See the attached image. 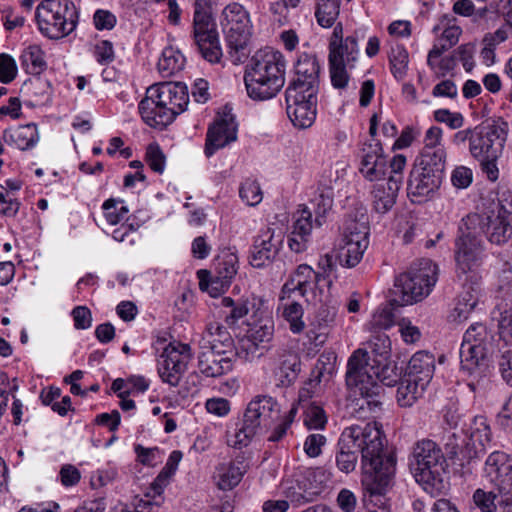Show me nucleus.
<instances>
[{
    "mask_svg": "<svg viewBox=\"0 0 512 512\" xmlns=\"http://www.w3.org/2000/svg\"><path fill=\"white\" fill-rule=\"evenodd\" d=\"M381 424L373 421L346 427L338 440L336 465L346 474L355 470L362 457V485L370 496L385 494L396 470V457L385 450Z\"/></svg>",
    "mask_w": 512,
    "mask_h": 512,
    "instance_id": "1",
    "label": "nucleus"
},
{
    "mask_svg": "<svg viewBox=\"0 0 512 512\" xmlns=\"http://www.w3.org/2000/svg\"><path fill=\"white\" fill-rule=\"evenodd\" d=\"M382 343L379 360L373 359L366 350L357 349L349 357L346 371V385L354 396L359 410L367 409L378 413L382 409V398L385 386H394L399 381L396 366L388 362L390 341L386 335L376 338Z\"/></svg>",
    "mask_w": 512,
    "mask_h": 512,
    "instance_id": "2",
    "label": "nucleus"
},
{
    "mask_svg": "<svg viewBox=\"0 0 512 512\" xmlns=\"http://www.w3.org/2000/svg\"><path fill=\"white\" fill-rule=\"evenodd\" d=\"M189 103V94L181 82H165L150 86L139 102L142 120L150 127L164 128L184 112Z\"/></svg>",
    "mask_w": 512,
    "mask_h": 512,
    "instance_id": "3",
    "label": "nucleus"
},
{
    "mask_svg": "<svg viewBox=\"0 0 512 512\" xmlns=\"http://www.w3.org/2000/svg\"><path fill=\"white\" fill-rule=\"evenodd\" d=\"M286 61L279 51L260 50L246 66L244 82L253 100L275 97L285 84Z\"/></svg>",
    "mask_w": 512,
    "mask_h": 512,
    "instance_id": "4",
    "label": "nucleus"
},
{
    "mask_svg": "<svg viewBox=\"0 0 512 512\" xmlns=\"http://www.w3.org/2000/svg\"><path fill=\"white\" fill-rule=\"evenodd\" d=\"M280 411V405L273 397L255 396L248 403L239 427L233 433L228 432L227 444L238 449L246 447L258 432L269 429L280 420Z\"/></svg>",
    "mask_w": 512,
    "mask_h": 512,
    "instance_id": "5",
    "label": "nucleus"
},
{
    "mask_svg": "<svg viewBox=\"0 0 512 512\" xmlns=\"http://www.w3.org/2000/svg\"><path fill=\"white\" fill-rule=\"evenodd\" d=\"M438 267L430 259L423 258L413 262L409 268L395 279V295L391 306L411 305L425 299L432 291L438 279Z\"/></svg>",
    "mask_w": 512,
    "mask_h": 512,
    "instance_id": "6",
    "label": "nucleus"
},
{
    "mask_svg": "<svg viewBox=\"0 0 512 512\" xmlns=\"http://www.w3.org/2000/svg\"><path fill=\"white\" fill-rule=\"evenodd\" d=\"M446 460L438 444L430 439L417 441L409 458V467L415 480L426 491L440 490L444 487L442 472Z\"/></svg>",
    "mask_w": 512,
    "mask_h": 512,
    "instance_id": "7",
    "label": "nucleus"
},
{
    "mask_svg": "<svg viewBox=\"0 0 512 512\" xmlns=\"http://www.w3.org/2000/svg\"><path fill=\"white\" fill-rule=\"evenodd\" d=\"M78 18L72 0H41L35 11L39 31L50 39H60L72 33Z\"/></svg>",
    "mask_w": 512,
    "mask_h": 512,
    "instance_id": "8",
    "label": "nucleus"
},
{
    "mask_svg": "<svg viewBox=\"0 0 512 512\" xmlns=\"http://www.w3.org/2000/svg\"><path fill=\"white\" fill-rule=\"evenodd\" d=\"M221 21L225 34L227 54L234 65L243 63L249 56L248 40L251 35V20L248 11L239 3L228 4Z\"/></svg>",
    "mask_w": 512,
    "mask_h": 512,
    "instance_id": "9",
    "label": "nucleus"
},
{
    "mask_svg": "<svg viewBox=\"0 0 512 512\" xmlns=\"http://www.w3.org/2000/svg\"><path fill=\"white\" fill-rule=\"evenodd\" d=\"M466 224L483 233L491 244L503 245L512 238V211L500 201L492 202L481 214H468Z\"/></svg>",
    "mask_w": 512,
    "mask_h": 512,
    "instance_id": "10",
    "label": "nucleus"
},
{
    "mask_svg": "<svg viewBox=\"0 0 512 512\" xmlns=\"http://www.w3.org/2000/svg\"><path fill=\"white\" fill-rule=\"evenodd\" d=\"M210 0H195L193 35L202 57L210 63H218L223 55L216 24L207 9Z\"/></svg>",
    "mask_w": 512,
    "mask_h": 512,
    "instance_id": "11",
    "label": "nucleus"
},
{
    "mask_svg": "<svg viewBox=\"0 0 512 512\" xmlns=\"http://www.w3.org/2000/svg\"><path fill=\"white\" fill-rule=\"evenodd\" d=\"M458 233L455 240L456 267L458 273L467 274L480 265L484 245L479 232L466 224V217L462 219Z\"/></svg>",
    "mask_w": 512,
    "mask_h": 512,
    "instance_id": "12",
    "label": "nucleus"
},
{
    "mask_svg": "<svg viewBox=\"0 0 512 512\" xmlns=\"http://www.w3.org/2000/svg\"><path fill=\"white\" fill-rule=\"evenodd\" d=\"M509 132L508 122L498 118L492 124L476 132L471 138L470 153L474 159H499Z\"/></svg>",
    "mask_w": 512,
    "mask_h": 512,
    "instance_id": "13",
    "label": "nucleus"
},
{
    "mask_svg": "<svg viewBox=\"0 0 512 512\" xmlns=\"http://www.w3.org/2000/svg\"><path fill=\"white\" fill-rule=\"evenodd\" d=\"M317 94L294 87L286 88V111L295 127L306 129L312 126L317 114Z\"/></svg>",
    "mask_w": 512,
    "mask_h": 512,
    "instance_id": "14",
    "label": "nucleus"
},
{
    "mask_svg": "<svg viewBox=\"0 0 512 512\" xmlns=\"http://www.w3.org/2000/svg\"><path fill=\"white\" fill-rule=\"evenodd\" d=\"M238 258L233 253H225L215 261L214 274L206 270L198 272L200 288L206 290L212 297H217L227 289L237 273Z\"/></svg>",
    "mask_w": 512,
    "mask_h": 512,
    "instance_id": "15",
    "label": "nucleus"
},
{
    "mask_svg": "<svg viewBox=\"0 0 512 512\" xmlns=\"http://www.w3.org/2000/svg\"><path fill=\"white\" fill-rule=\"evenodd\" d=\"M190 359L189 345L179 344L175 346L169 344L165 347L158 360L159 376L164 382L176 387L186 371Z\"/></svg>",
    "mask_w": 512,
    "mask_h": 512,
    "instance_id": "16",
    "label": "nucleus"
},
{
    "mask_svg": "<svg viewBox=\"0 0 512 512\" xmlns=\"http://www.w3.org/2000/svg\"><path fill=\"white\" fill-rule=\"evenodd\" d=\"M238 124L231 109L224 108L206 134L205 155L211 157L217 150L237 140Z\"/></svg>",
    "mask_w": 512,
    "mask_h": 512,
    "instance_id": "17",
    "label": "nucleus"
},
{
    "mask_svg": "<svg viewBox=\"0 0 512 512\" xmlns=\"http://www.w3.org/2000/svg\"><path fill=\"white\" fill-rule=\"evenodd\" d=\"M284 241L281 230L266 227L260 231L254 240L250 255V264L255 268H262L270 263L278 255Z\"/></svg>",
    "mask_w": 512,
    "mask_h": 512,
    "instance_id": "18",
    "label": "nucleus"
},
{
    "mask_svg": "<svg viewBox=\"0 0 512 512\" xmlns=\"http://www.w3.org/2000/svg\"><path fill=\"white\" fill-rule=\"evenodd\" d=\"M358 157L360 159L359 171L365 179L379 181L386 175L388 160L378 140L373 139L363 143Z\"/></svg>",
    "mask_w": 512,
    "mask_h": 512,
    "instance_id": "19",
    "label": "nucleus"
},
{
    "mask_svg": "<svg viewBox=\"0 0 512 512\" xmlns=\"http://www.w3.org/2000/svg\"><path fill=\"white\" fill-rule=\"evenodd\" d=\"M485 476L500 494L512 491V458L503 451H493L485 462Z\"/></svg>",
    "mask_w": 512,
    "mask_h": 512,
    "instance_id": "20",
    "label": "nucleus"
},
{
    "mask_svg": "<svg viewBox=\"0 0 512 512\" xmlns=\"http://www.w3.org/2000/svg\"><path fill=\"white\" fill-rule=\"evenodd\" d=\"M237 353L235 351H224L204 348L198 355L199 372L208 378L222 377L233 370Z\"/></svg>",
    "mask_w": 512,
    "mask_h": 512,
    "instance_id": "21",
    "label": "nucleus"
},
{
    "mask_svg": "<svg viewBox=\"0 0 512 512\" xmlns=\"http://www.w3.org/2000/svg\"><path fill=\"white\" fill-rule=\"evenodd\" d=\"M320 64L315 54L302 52L295 63L296 78L288 87L306 92L318 93Z\"/></svg>",
    "mask_w": 512,
    "mask_h": 512,
    "instance_id": "22",
    "label": "nucleus"
},
{
    "mask_svg": "<svg viewBox=\"0 0 512 512\" xmlns=\"http://www.w3.org/2000/svg\"><path fill=\"white\" fill-rule=\"evenodd\" d=\"M443 178L418 167L411 170L407 182V194L414 203L427 201L439 189Z\"/></svg>",
    "mask_w": 512,
    "mask_h": 512,
    "instance_id": "23",
    "label": "nucleus"
},
{
    "mask_svg": "<svg viewBox=\"0 0 512 512\" xmlns=\"http://www.w3.org/2000/svg\"><path fill=\"white\" fill-rule=\"evenodd\" d=\"M459 354L461 369L469 376L481 378L486 375L492 351L462 343Z\"/></svg>",
    "mask_w": 512,
    "mask_h": 512,
    "instance_id": "24",
    "label": "nucleus"
},
{
    "mask_svg": "<svg viewBox=\"0 0 512 512\" xmlns=\"http://www.w3.org/2000/svg\"><path fill=\"white\" fill-rule=\"evenodd\" d=\"M313 279L320 282L321 279L326 280V277L316 274L313 269L306 264L299 265L296 271L283 285L280 297L281 301L290 300L294 294L305 297L307 291L311 289Z\"/></svg>",
    "mask_w": 512,
    "mask_h": 512,
    "instance_id": "25",
    "label": "nucleus"
},
{
    "mask_svg": "<svg viewBox=\"0 0 512 512\" xmlns=\"http://www.w3.org/2000/svg\"><path fill=\"white\" fill-rule=\"evenodd\" d=\"M401 181L399 176H389L387 181L373 186L372 206L375 212L385 214L396 203Z\"/></svg>",
    "mask_w": 512,
    "mask_h": 512,
    "instance_id": "26",
    "label": "nucleus"
},
{
    "mask_svg": "<svg viewBox=\"0 0 512 512\" xmlns=\"http://www.w3.org/2000/svg\"><path fill=\"white\" fill-rule=\"evenodd\" d=\"M3 140L9 146H15L22 151L29 150L39 140L37 126L34 123H29L8 128L3 132Z\"/></svg>",
    "mask_w": 512,
    "mask_h": 512,
    "instance_id": "27",
    "label": "nucleus"
},
{
    "mask_svg": "<svg viewBox=\"0 0 512 512\" xmlns=\"http://www.w3.org/2000/svg\"><path fill=\"white\" fill-rule=\"evenodd\" d=\"M467 435L471 447H475L476 458L492 448V432L485 416L478 415L473 418Z\"/></svg>",
    "mask_w": 512,
    "mask_h": 512,
    "instance_id": "28",
    "label": "nucleus"
},
{
    "mask_svg": "<svg viewBox=\"0 0 512 512\" xmlns=\"http://www.w3.org/2000/svg\"><path fill=\"white\" fill-rule=\"evenodd\" d=\"M435 370V358L426 351L416 352L408 362L406 373L409 377L428 385Z\"/></svg>",
    "mask_w": 512,
    "mask_h": 512,
    "instance_id": "29",
    "label": "nucleus"
},
{
    "mask_svg": "<svg viewBox=\"0 0 512 512\" xmlns=\"http://www.w3.org/2000/svg\"><path fill=\"white\" fill-rule=\"evenodd\" d=\"M201 346L204 348L234 351V340L229 331L219 322H211L203 334Z\"/></svg>",
    "mask_w": 512,
    "mask_h": 512,
    "instance_id": "30",
    "label": "nucleus"
},
{
    "mask_svg": "<svg viewBox=\"0 0 512 512\" xmlns=\"http://www.w3.org/2000/svg\"><path fill=\"white\" fill-rule=\"evenodd\" d=\"M445 147H423L419 157L418 168L443 178L446 165Z\"/></svg>",
    "mask_w": 512,
    "mask_h": 512,
    "instance_id": "31",
    "label": "nucleus"
},
{
    "mask_svg": "<svg viewBox=\"0 0 512 512\" xmlns=\"http://www.w3.org/2000/svg\"><path fill=\"white\" fill-rule=\"evenodd\" d=\"M446 452L451 459L458 458L461 461H467L476 458L475 447H471L468 435L463 431L451 433L445 443Z\"/></svg>",
    "mask_w": 512,
    "mask_h": 512,
    "instance_id": "32",
    "label": "nucleus"
},
{
    "mask_svg": "<svg viewBox=\"0 0 512 512\" xmlns=\"http://www.w3.org/2000/svg\"><path fill=\"white\" fill-rule=\"evenodd\" d=\"M310 476H305L303 480H298L295 485L287 487L284 491L285 497L296 506L312 502L320 494L321 490L317 486H312Z\"/></svg>",
    "mask_w": 512,
    "mask_h": 512,
    "instance_id": "33",
    "label": "nucleus"
},
{
    "mask_svg": "<svg viewBox=\"0 0 512 512\" xmlns=\"http://www.w3.org/2000/svg\"><path fill=\"white\" fill-rule=\"evenodd\" d=\"M426 387V384L405 374L397 388L398 404L401 407H411L423 395Z\"/></svg>",
    "mask_w": 512,
    "mask_h": 512,
    "instance_id": "34",
    "label": "nucleus"
},
{
    "mask_svg": "<svg viewBox=\"0 0 512 512\" xmlns=\"http://www.w3.org/2000/svg\"><path fill=\"white\" fill-rule=\"evenodd\" d=\"M301 370L300 358L294 353L283 355L275 376L279 381L278 385L288 387L295 382Z\"/></svg>",
    "mask_w": 512,
    "mask_h": 512,
    "instance_id": "35",
    "label": "nucleus"
},
{
    "mask_svg": "<svg viewBox=\"0 0 512 512\" xmlns=\"http://www.w3.org/2000/svg\"><path fill=\"white\" fill-rule=\"evenodd\" d=\"M20 64L31 75H39L47 68L44 52L38 45H30L22 51Z\"/></svg>",
    "mask_w": 512,
    "mask_h": 512,
    "instance_id": "36",
    "label": "nucleus"
},
{
    "mask_svg": "<svg viewBox=\"0 0 512 512\" xmlns=\"http://www.w3.org/2000/svg\"><path fill=\"white\" fill-rule=\"evenodd\" d=\"M184 65L185 58L180 51L167 47L162 51L157 67L163 78H169L180 72Z\"/></svg>",
    "mask_w": 512,
    "mask_h": 512,
    "instance_id": "37",
    "label": "nucleus"
},
{
    "mask_svg": "<svg viewBox=\"0 0 512 512\" xmlns=\"http://www.w3.org/2000/svg\"><path fill=\"white\" fill-rule=\"evenodd\" d=\"M476 348H487L494 350V334L482 323L472 324L465 332L463 342Z\"/></svg>",
    "mask_w": 512,
    "mask_h": 512,
    "instance_id": "38",
    "label": "nucleus"
},
{
    "mask_svg": "<svg viewBox=\"0 0 512 512\" xmlns=\"http://www.w3.org/2000/svg\"><path fill=\"white\" fill-rule=\"evenodd\" d=\"M247 471V465L243 460L236 459L222 468L219 473L218 487L222 490H230L237 486Z\"/></svg>",
    "mask_w": 512,
    "mask_h": 512,
    "instance_id": "39",
    "label": "nucleus"
},
{
    "mask_svg": "<svg viewBox=\"0 0 512 512\" xmlns=\"http://www.w3.org/2000/svg\"><path fill=\"white\" fill-rule=\"evenodd\" d=\"M473 501L475 506L474 509H479L482 512H495L497 504L511 503L509 495L500 494L497 495L493 491H485L483 489H477L473 494Z\"/></svg>",
    "mask_w": 512,
    "mask_h": 512,
    "instance_id": "40",
    "label": "nucleus"
},
{
    "mask_svg": "<svg viewBox=\"0 0 512 512\" xmlns=\"http://www.w3.org/2000/svg\"><path fill=\"white\" fill-rule=\"evenodd\" d=\"M339 62H345V64H353L358 55V42L357 38L353 35L347 36L343 42H339L334 47L329 49L328 58Z\"/></svg>",
    "mask_w": 512,
    "mask_h": 512,
    "instance_id": "41",
    "label": "nucleus"
},
{
    "mask_svg": "<svg viewBox=\"0 0 512 512\" xmlns=\"http://www.w3.org/2000/svg\"><path fill=\"white\" fill-rule=\"evenodd\" d=\"M369 226L365 221L350 220L344 230L341 243L354 244L355 246L364 244L367 248L369 245Z\"/></svg>",
    "mask_w": 512,
    "mask_h": 512,
    "instance_id": "42",
    "label": "nucleus"
},
{
    "mask_svg": "<svg viewBox=\"0 0 512 512\" xmlns=\"http://www.w3.org/2000/svg\"><path fill=\"white\" fill-rule=\"evenodd\" d=\"M334 192L331 187L319 188L315 197L311 200V204L315 213L316 227H320L324 220L326 213L332 208Z\"/></svg>",
    "mask_w": 512,
    "mask_h": 512,
    "instance_id": "43",
    "label": "nucleus"
},
{
    "mask_svg": "<svg viewBox=\"0 0 512 512\" xmlns=\"http://www.w3.org/2000/svg\"><path fill=\"white\" fill-rule=\"evenodd\" d=\"M341 0H318L315 16L320 26L331 27L339 15Z\"/></svg>",
    "mask_w": 512,
    "mask_h": 512,
    "instance_id": "44",
    "label": "nucleus"
},
{
    "mask_svg": "<svg viewBox=\"0 0 512 512\" xmlns=\"http://www.w3.org/2000/svg\"><path fill=\"white\" fill-rule=\"evenodd\" d=\"M366 249L364 244L355 246L354 244L341 243L336 251V259L342 267L353 268L359 264Z\"/></svg>",
    "mask_w": 512,
    "mask_h": 512,
    "instance_id": "45",
    "label": "nucleus"
},
{
    "mask_svg": "<svg viewBox=\"0 0 512 512\" xmlns=\"http://www.w3.org/2000/svg\"><path fill=\"white\" fill-rule=\"evenodd\" d=\"M304 311L301 304L295 299L290 302L283 303V317L290 325V330L293 333H300L305 328V323L302 320Z\"/></svg>",
    "mask_w": 512,
    "mask_h": 512,
    "instance_id": "46",
    "label": "nucleus"
},
{
    "mask_svg": "<svg viewBox=\"0 0 512 512\" xmlns=\"http://www.w3.org/2000/svg\"><path fill=\"white\" fill-rule=\"evenodd\" d=\"M409 56L407 50L402 45H396L391 48L389 54V63L393 76L401 80L406 75Z\"/></svg>",
    "mask_w": 512,
    "mask_h": 512,
    "instance_id": "47",
    "label": "nucleus"
},
{
    "mask_svg": "<svg viewBox=\"0 0 512 512\" xmlns=\"http://www.w3.org/2000/svg\"><path fill=\"white\" fill-rule=\"evenodd\" d=\"M334 58V55L332 59L328 58L331 83L336 89H344L349 82V75L346 68L353 67V64H345V62L336 61Z\"/></svg>",
    "mask_w": 512,
    "mask_h": 512,
    "instance_id": "48",
    "label": "nucleus"
},
{
    "mask_svg": "<svg viewBox=\"0 0 512 512\" xmlns=\"http://www.w3.org/2000/svg\"><path fill=\"white\" fill-rule=\"evenodd\" d=\"M316 226L312 221V212L308 207L299 209L295 214L292 235L309 238L313 227Z\"/></svg>",
    "mask_w": 512,
    "mask_h": 512,
    "instance_id": "49",
    "label": "nucleus"
},
{
    "mask_svg": "<svg viewBox=\"0 0 512 512\" xmlns=\"http://www.w3.org/2000/svg\"><path fill=\"white\" fill-rule=\"evenodd\" d=\"M304 424L309 430L324 429L327 424L324 409L314 403L310 404L304 412Z\"/></svg>",
    "mask_w": 512,
    "mask_h": 512,
    "instance_id": "50",
    "label": "nucleus"
},
{
    "mask_svg": "<svg viewBox=\"0 0 512 512\" xmlns=\"http://www.w3.org/2000/svg\"><path fill=\"white\" fill-rule=\"evenodd\" d=\"M241 199L249 206L258 205L263 198L260 185L254 180H246L239 189Z\"/></svg>",
    "mask_w": 512,
    "mask_h": 512,
    "instance_id": "51",
    "label": "nucleus"
},
{
    "mask_svg": "<svg viewBox=\"0 0 512 512\" xmlns=\"http://www.w3.org/2000/svg\"><path fill=\"white\" fill-rule=\"evenodd\" d=\"M182 459V453L179 450H174L163 467L162 471L159 473L157 478L155 479L154 484L161 487V485H166L169 478L173 476L177 470L178 464Z\"/></svg>",
    "mask_w": 512,
    "mask_h": 512,
    "instance_id": "52",
    "label": "nucleus"
},
{
    "mask_svg": "<svg viewBox=\"0 0 512 512\" xmlns=\"http://www.w3.org/2000/svg\"><path fill=\"white\" fill-rule=\"evenodd\" d=\"M146 162L149 167L157 173H163L165 169V155L157 143L148 145L145 154Z\"/></svg>",
    "mask_w": 512,
    "mask_h": 512,
    "instance_id": "53",
    "label": "nucleus"
},
{
    "mask_svg": "<svg viewBox=\"0 0 512 512\" xmlns=\"http://www.w3.org/2000/svg\"><path fill=\"white\" fill-rule=\"evenodd\" d=\"M273 336V324L270 320H265L260 326H255L250 331L248 342L257 347L262 343L269 342Z\"/></svg>",
    "mask_w": 512,
    "mask_h": 512,
    "instance_id": "54",
    "label": "nucleus"
},
{
    "mask_svg": "<svg viewBox=\"0 0 512 512\" xmlns=\"http://www.w3.org/2000/svg\"><path fill=\"white\" fill-rule=\"evenodd\" d=\"M394 313L390 306L378 309L372 316L369 325L371 329L382 330L388 329L394 324Z\"/></svg>",
    "mask_w": 512,
    "mask_h": 512,
    "instance_id": "55",
    "label": "nucleus"
},
{
    "mask_svg": "<svg viewBox=\"0 0 512 512\" xmlns=\"http://www.w3.org/2000/svg\"><path fill=\"white\" fill-rule=\"evenodd\" d=\"M17 72L14 58L6 53L0 54V82L11 83L16 78Z\"/></svg>",
    "mask_w": 512,
    "mask_h": 512,
    "instance_id": "56",
    "label": "nucleus"
},
{
    "mask_svg": "<svg viewBox=\"0 0 512 512\" xmlns=\"http://www.w3.org/2000/svg\"><path fill=\"white\" fill-rule=\"evenodd\" d=\"M336 356L333 353L321 354L317 360L315 371L316 379L320 382L323 378L328 380L334 371Z\"/></svg>",
    "mask_w": 512,
    "mask_h": 512,
    "instance_id": "57",
    "label": "nucleus"
},
{
    "mask_svg": "<svg viewBox=\"0 0 512 512\" xmlns=\"http://www.w3.org/2000/svg\"><path fill=\"white\" fill-rule=\"evenodd\" d=\"M326 437L320 433L309 434L303 444L304 452L310 458L318 457L322 453V448L326 444Z\"/></svg>",
    "mask_w": 512,
    "mask_h": 512,
    "instance_id": "58",
    "label": "nucleus"
},
{
    "mask_svg": "<svg viewBox=\"0 0 512 512\" xmlns=\"http://www.w3.org/2000/svg\"><path fill=\"white\" fill-rule=\"evenodd\" d=\"M400 335L407 344H413L420 340L421 332L419 328L412 324L408 318H402L397 323Z\"/></svg>",
    "mask_w": 512,
    "mask_h": 512,
    "instance_id": "59",
    "label": "nucleus"
},
{
    "mask_svg": "<svg viewBox=\"0 0 512 512\" xmlns=\"http://www.w3.org/2000/svg\"><path fill=\"white\" fill-rule=\"evenodd\" d=\"M434 119L439 123L447 124L451 129H458L463 126L464 118L461 113H453L448 109L434 111Z\"/></svg>",
    "mask_w": 512,
    "mask_h": 512,
    "instance_id": "60",
    "label": "nucleus"
},
{
    "mask_svg": "<svg viewBox=\"0 0 512 512\" xmlns=\"http://www.w3.org/2000/svg\"><path fill=\"white\" fill-rule=\"evenodd\" d=\"M20 208V202L11 194L7 188H4V193L0 194V213L12 217L17 214Z\"/></svg>",
    "mask_w": 512,
    "mask_h": 512,
    "instance_id": "61",
    "label": "nucleus"
},
{
    "mask_svg": "<svg viewBox=\"0 0 512 512\" xmlns=\"http://www.w3.org/2000/svg\"><path fill=\"white\" fill-rule=\"evenodd\" d=\"M93 22L97 30H111L115 27L117 18L109 10L98 9L93 15Z\"/></svg>",
    "mask_w": 512,
    "mask_h": 512,
    "instance_id": "62",
    "label": "nucleus"
},
{
    "mask_svg": "<svg viewBox=\"0 0 512 512\" xmlns=\"http://www.w3.org/2000/svg\"><path fill=\"white\" fill-rule=\"evenodd\" d=\"M473 179L472 170L465 166L456 167L451 175V182L458 189H465L470 186Z\"/></svg>",
    "mask_w": 512,
    "mask_h": 512,
    "instance_id": "63",
    "label": "nucleus"
},
{
    "mask_svg": "<svg viewBox=\"0 0 512 512\" xmlns=\"http://www.w3.org/2000/svg\"><path fill=\"white\" fill-rule=\"evenodd\" d=\"M95 56L97 61L102 64H109L114 60L113 44L108 40H103L95 46Z\"/></svg>",
    "mask_w": 512,
    "mask_h": 512,
    "instance_id": "64",
    "label": "nucleus"
}]
</instances>
